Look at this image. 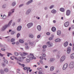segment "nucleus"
<instances>
[{
  "label": "nucleus",
  "mask_w": 74,
  "mask_h": 74,
  "mask_svg": "<svg viewBox=\"0 0 74 74\" xmlns=\"http://www.w3.org/2000/svg\"><path fill=\"white\" fill-rule=\"evenodd\" d=\"M69 67L70 69H73L74 67V62H71L69 65Z\"/></svg>",
  "instance_id": "1"
},
{
  "label": "nucleus",
  "mask_w": 74,
  "mask_h": 74,
  "mask_svg": "<svg viewBox=\"0 0 74 74\" xmlns=\"http://www.w3.org/2000/svg\"><path fill=\"white\" fill-rule=\"evenodd\" d=\"M66 59V56H62L60 60V62L61 63H62L64 60H65V59Z\"/></svg>",
  "instance_id": "2"
},
{
  "label": "nucleus",
  "mask_w": 74,
  "mask_h": 74,
  "mask_svg": "<svg viewBox=\"0 0 74 74\" xmlns=\"http://www.w3.org/2000/svg\"><path fill=\"white\" fill-rule=\"evenodd\" d=\"M33 23H29L27 25L28 28H30V27H32V26H33Z\"/></svg>",
  "instance_id": "3"
},
{
  "label": "nucleus",
  "mask_w": 74,
  "mask_h": 74,
  "mask_svg": "<svg viewBox=\"0 0 74 74\" xmlns=\"http://www.w3.org/2000/svg\"><path fill=\"white\" fill-rule=\"evenodd\" d=\"M31 9H29L27 10L25 12L26 15H28L31 12Z\"/></svg>",
  "instance_id": "4"
},
{
  "label": "nucleus",
  "mask_w": 74,
  "mask_h": 74,
  "mask_svg": "<svg viewBox=\"0 0 74 74\" xmlns=\"http://www.w3.org/2000/svg\"><path fill=\"white\" fill-rule=\"evenodd\" d=\"M47 44L48 45L49 47H51L53 45V44L50 42H47Z\"/></svg>",
  "instance_id": "5"
},
{
  "label": "nucleus",
  "mask_w": 74,
  "mask_h": 74,
  "mask_svg": "<svg viewBox=\"0 0 74 74\" xmlns=\"http://www.w3.org/2000/svg\"><path fill=\"white\" fill-rule=\"evenodd\" d=\"M7 28V27L6 25H5L2 27L1 28V31H4Z\"/></svg>",
  "instance_id": "6"
},
{
  "label": "nucleus",
  "mask_w": 74,
  "mask_h": 74,
  "mask_svg": "<svg viewBox=\"0 0 74 74\" xmlns=\"http://www.w3.org/2000/svg\"><path fill=\"white\" fill-rule=\"evenodd\" d=\"M71 52V47H68L67 49V52L68 54L70 53Z\"/></svg>",
  "instance_id": "7"
},
{
  "label": "nucleus",
  "mask_w": 74,
  "mask_h": 74,
  "mask_svg": "<svg viewBox=\"0 0 74 74\" xmlns=\"http://www.w3.org/2000/svg\"><path fill=\"white\" fill-rule=\"evenodd\" d=\"M67 67H68V64H65L63 67V70H66V69H67Z\"/></svg>",
  "instance_id": "8"
},
{
  "label": "nucleus",
  "mask_w": 74,
  "mask_h": 74,
  "mask_svg": "<svg viewBox=\"0 0 74 74\" xmlns=\"http://www.w3.org/2000/svg\"><path fill=\"white\" fill-rule=\"evenodd\" d=\"M37 29L38 31H41V25H38L37 27Z\"/></svg>",
  "instance_id": "9"
},
{
  "label": "nucleus",
  "mask_w": 74,
  "mask_h": 74,
  "mask_svg": "<svg viewBox=\"0 0 74 74\" xmlns=\"http://www.w3.org/2000/svg\"><path fill=\"white\" fill-rule=\"evenodd\" d=\"M64 26L65 27H68V26H69V22H67L65 23L64 24Z\"/></svg>",
  "instance_id": "10"
},
{
  "label": "nucleus",
  "mask_w": 74,
  "mask_h": 74,
  "mask_svg": "<svg viewBox=\"0 0 74 74\" xmlns=\"http://www.w3.org/2000/svg\"><path fill=\"white\" fill-rule=\"evenodd\" d=\"M21 29H22V26H19L17 27V30L18 31H21Z\"/></svg>",
  "instance_id": "11"
},
{
  "label": "nucleus",
  "mask_w": 74,
  "mask_h": 74,
  "mask_svg": "<svg viewBox=\"0 0 74 74\" xmlns=\"http://www.w3.org/2000/svg\"><path fill=\"white\" fill-rule=\"evenodd\" d=\"M33 2V0H30L28 1L27 3H26V5H29L30 3H32Z\"/></svg>",
  "instance_id": "12"
},
{
  "label": "nucleus",
  "mask_w": 74,
  "mask_h": 74,
  "mask_svg": "<svg viewBox=\"0 0 74 74\" xmlns=\"http://www.w3.org/2000/svg\"><path fill=\"white\" fill-rule=\"evenodd\" d=\"M70 12L71 11L70 10H68L66 11V15L67 16H69L70 15Z\"/></svg>",
  "instance_id": "13"
},
{
  "label": "nucleus",
  "mask_w": 74,
  "mask_h": 74,
  "mask_svg": "<svg viewBox=\"0 0 74 74\" xmlns=\"http://www.w3.org/2000/svg\"><path fill=\"white\" fill-rule=\"evenodd\" d=\"M29 37L30 38H34V35L33 34H29Z\"/></svg>",
  "instance_id": "14"
},
{
  "label": "nucleus",
  "mask_w": 74,
  "mask_h": 74,
  "mask_svg": "<svg viewBox=\"0 0 74 74\" xmlns=\"http://www.w3.org/2000/svg\"><path fill=\"white\" fill-rule=\"evenodd\" d=\"M12 21L11 20L9 22L8 25H6V26H7V27H10V26H11V23H12Z\"/></svg>",
  "instance_id": "15"
},
{
  "label": "nucleus",
  "mask_w": 74,
  "mask_h": 74,
  "mask_svg": "<svg viewBox=\"0 0 74 74\" xmlns=\"http://www.w3.org/2000/svg\"><path fill=\"white\" fill-rule=\"evenodd\" d=\"M28 54L27 53H25V52H23V54H21V56H25L26 55H28Z\"/></svg>",
  "instance_id": "16"
},
{
  "label": "nucleus",
  "mask_w": 74,
  "mask_h": 74,
  "mask_svg": "<svg viewBox=\"0 0 74 74\" xmlns=\"http://www.w3.org/2000/svg\"><path fill=\"white\" fill-rule=\"evenodd\" d=\"M61 40L59 38L56 39L55 40V41L56 42H60Z\"/></svg>",
  "instance_id": "17"
},
{
  "label": "nucleus",
  "mask_w": 74,
  "mask_h": 74,
  "mask_svg": "<svg viewBox=\"0 0 74 74\" xmlns=\"http://www.w3.org/2000/svg\"><path fill=\"white\" fill-rule=\"evenodd\" d=\"M61 34H62L61 31L60 30H58L57 31V34L58 35V36H60V35H61Z\"/></svg>",
  "instance_id": "18"
},
{
  "label": "nucleus",
  "mask_w": 74,
  "mask_h": 74,
  "mask_svg": "<svg viewBox=\"0 0 74 74\" xmlns=\"http://www.w3.org/2000/svg\"><path fill=\"white\" fill-rule=\"evenodd\" d=\"M68 44H69V43H68V42L66 41L64 43V46L65 47H67V46L68 45Z\"/></svg>",
  "instance_id": "19"
},
{
  "label": "nucleus",
  "mask_w": 74,
  "mask_h": 74,
  "mask_svg": "<svg viewBox=\"0 0 74 74\" xmlns=\"http://www.w3.org/2000/svg\"><path fill=\"white\" fill-rule=\"evenodd\" d=\"M12 15V13L11 12L9 11L8 12V14L7 17H9L10 16H11V15Z\"/></svg>",
  "instance_id": "20"
},
{
  "label": "nucleus",
  "mask_w": 74,
  "mask_h": 74,
  "mask_svg": "<svg viewBox=\"0 0 74 74\" xmlns=\"http://www.w3.org/2000/svg\"><path fill=\"white\" fill-rule=\"evenodd\" d=\"M51 30L53 32H56V28L54 27H52L51 28Z\"/></svg>",
  "instance_id": "21"
},
{
  "label": "nucleus",
  "mask_w": 74,
  "mask_h": 74,
  "mask_svg": "<svg viewBox=\"0 0 74 74\" xmlns=\"http://www.w3.org/2000/svg\"><path fill=\"white\" fill-rule=\"evenodd\" d=\"M51 12L53 14H55L56 13V10L53 9L51 11Z\"/></svg>",
  "instance_id": "22"
},
{
  "label": "nucleus",
  "mask_w": 74,
  "mask_h": 74,
  "mask_svg": "<svg viewBox=\"0 0 74 74\" xmlns=\"http://www.w3.org/2000/svg\"><path fill=\"white\" fill-rule=\"evenodd\" d=\"M71 58L73 59H74V53H73L71 55Z\"/></svg>",
  "instance_id": "23"
},
{
  "label": "nucleus",
  "mask_w": 74,
  "mask_h": 74,
  "mask_svg": "<svg viewBox=\"0 0 74 74\" xmlns=\"http://www.w3.org/2000/svg\"><path fill=\"white\" fill-rule=\"evenodd\" d=\"M60 11L61 12H64V9L63 8H60Z\"/></svg>",
  "instance_id": "24"
},
{
  "label": "nucleus",
  "mask_w": 74,
  "mask_h": 74,
  "mask_svg": "<svg viewBox=\"0 0 74 74\" xmlns=\"http://www.w3.org/2000/svg\"><path fill=\"white\" fill-rule=\"evenodd\" d=\"M15 5H16V2H14L12 3V5L13 7H14Z\"/></svg>",
  "instance_id": "25"
},
{
  "label": "nucleus",
  "mask_w": 74,
  "mask_h": 74,
  "mask_svg": "<svg viewBox=\"0 0 74 74\" xmlns=\"http://www.w3.org/2000/svg\"><path fill=\"white\" fill-rule=\"evenodd\" d=\"M54 67L51 66L50 68V71H53L54 70Z\"/></svg>",
  "instance_id": "26"
},
{
  "label": "nucleus",
  "mask_w": 74,
  "mask_h": 74,
  "mask_svg": "<svg viewBox=\"0 0 74 74\" xmlns=\"http://www.w3.org/2000/svg\"><path fill=\"white\" fill-rule=\"evenodd\" d=\"M54 7H55V5H52L50 6V7H49V9H52V8H53Z\"/></svg>",
  "instance_id": "27"
},
{
  "label": "nucleus",
  "mask_w": 74,
  "mask_h": 74,
  "mask_svg": "<svg viewBox=\"0 0 74 74\" xmlns=\"http://www.w3.org/2000/svg\"><path fill=\"white\" fill-rule=\"evenodd\" d=\"M7 17V16L5 15V14H4L3 15V16L2 17V19H4L6 18V17Z\"/></svg>",
  "instance_id": "28"
},
{
  "label": "nucleus",
  "mask_w": 74,
  "mask_h": 74,
  "mask_svg": "<svg viewBox=\"0 0 74 74\" xmlns=\"http://www.w3.org/2000/svg\"><path fill=\"white\" fill-rule=\"evenodd\" d=\"M0 73L1 74H4V71L3 69H1L0 71Z\"/></svg>",
  "instance_id": "29"
},
{
  "label": "nucleus",
  "mask_w": 74,
  "mask_h": 74,
  "mask_svg": "<svg viewBox=\"0 0 74 74\" xmlns=\"http://www.w3.org/2000/svg\"><path fill=\"white\" fill-rule=\"evenodd\" d=\"M54 60H55V59L54 58H51L50 60V62H53Z\"/></svg>",
  "instance_id": "30"
},
{
  "label": "nucleus",
  "mask_w": 74,
  "mask_h": 74,
  "mask_svg": "<svg viewBox=\"0 0 74 74\" xmlns=\"http://www.w3.org/2000/svg\"><path fill=\"white\" fill-rule=\"evenodd\" d=\"M4 71H5V72H8V70L7 68H6L4 69Z\"/></svg>",
  "instance_id": "31"
},
{
  "label": "nucleus",
  "mask_w": 74,
  "mask_h": 74,
  "mask_svg": "<svg viewBox=\"0 0 74 74\" xmlns=\"http://www.w3.org/2000/svg\"><path fill=\"white\" fill-rule=\"evenodd\" d=\"M37 70H39V71H42V69L41 68H37Z\"/></svg>",
  "instance_id": "32"
},
{
  "label": "nucleus",
  "mask_w": 74,
  "mask_h": 74,
  "mask_svg": "<svg viewBox=\"0 0 74 74\" xmlns=\"http://www.w3.org/2000/svg\"><path fill=\"white\" fill-rule=\"evenodd\" d=\"M14 10H15V9H11V10L10 12H11L12 14L13 13V12H15L14 11Z\"/></svg>",
  "instance_id": "33"
},
{
  "label": "nucleus",
  "mask_w": 74,
  "mask_h": 74,
  "mask_svg": "<svg viewBox=\"0 0 74 74\" xmlns=\"http://www.w3.org/2000/svg\"><path fill=\"white\" fill-rule=\"evenodd\" d=\"M14 41L15 39L13 38H12L10 40L11 42H14Z\"/></svg>",
  "instance_id": "34"
},
{
  "label": "nucleus",
  "mask_w": 74,
  "mask_h": 74,
  "mask_svg": "<svg viewBox=\"0 0 74 74\" xmlns=\"http://www.w3.org/2000/svg\"><path fill=\"white\" fill-rule=\"evenodd\" d=\"M24 5V4H21L19 5V8H21V7H22Z\"/></svg>",
  "instance_id": "35"
},
{
  "label": "nucleus",
  "mask_w": 74,
  "mask_h": 74,
  "mask_svg": "<svg viewBox=\"0 0 74 74\" xmlns=\"http://www.w3.org/2000/svg\"><path fill=\"white\" fill-rule=\"evenodd\" d=\"M19 42H20V43H23V42H24L23 40H19Z\"/></svg>",
  "instance_id": "36"
},
{
  "label": "nucleus",
  "mask_w": 74,
  "mask_h": 74,
  "mask_svg": "<svg viewBox=\"0 0 74 74\" xmlns=\"http://www.w3.org/2000/svg\"><path fill=\"white\" fill-rule=\"evenodd\" d=\"M2 7L3 8H5V7H6L5 5H3L2 6Z\"/></svg>",
  "instance_id": "37"
},
{
  "label": "nucleus",
  "mask_w": 74,
  "mask_h": 74,
  "mask_svg": "<svg viewBox=\"0 0 74 74\" xmlns=\"http://www.w3.org/2000/svg\"><path fill=\"white\" fill-rule=\"evenodd\" d=\"M14 55L15 56H18V53L17 52H14Z\"/></svg>",
  "instance_id": "38"
},
{
  "label": "nucleus",
  "mask_w": 74,
  "mask_h": 74,
  "mask_svg": "<svg viewBox=\"0 0 74 74\" xmlns=\"http://www.w3.org/2000/svg\"><path fill=\"white\" fill-rule=\"evenodd\" d=\"M25 48L26 49H29V47H28V46H26L25 47Z\"/></svg>",
  "instance_id": "39"
},
{
  "label": "nucleus",
  "mask_w": 74,
  "mask_h": 74,
  "mask_svg": "<svg viewBox=\"0 0 74 74\" xmlns=\"http://www.w3.org/2000/svg\"><path fill=\"white\" fill-rule=\"evenodd\" d=\"M4 63H5L6 64H8V61L6 60H4Z\"/></svg>",
  "instance_id": "40"
},
{
  "label": "nucleus",
  "mask_w": 74,
  "mask_h": 74,
  "mask_svg": "<svg viewBox=\"0 0 74 74\" xmlns=\"http://www.w3.org/2000/svg\"><path fill=\"white\" fill-rule=\"evenodd\" d=\"M29 45H33V42H29Z\"/></svg>",
  "instance_id": "41"
},
{
  "label": "nucleus",
  "mask_w": 74,
  "mask_h": 74,
  "mask_svg": "<svg viewBox=\"0 0 74 74\" xmlns=\"http://www.w3.org/2000/svg\"><path fill=\"white\" fill-rule=\"evenodd\" d=\"M44 9L45 10H48V7H44Z\"/></svg>",
  "instance_id": "42"
},
{
  "label": "nucleus",
  "mask_w": 74,
  "mask_h": 74,
  "mask_svg": "<svg viewBox=\"0 0 74 74\" xmlns=\"http://www.w3.org/2000/svg\"><path fill=\"white\" fill-rule=\"evenodd\" d=\"M47 47V46L46 45H44L42 47L43 48H44V49L46 48Z\"/></svg>",
  "instance_id": "43"
},
{
  "label": "nucleus",
  "mask_w": 74,
  "mask_h": 74,
  "mask_svg": "<svg viewBox=\"0 0 74 74\" xmlns=\"http://www.w3.org/2000/svg\"><path fill=\"white\" fill-rule=\"evenodd\" d=\"M60 58V55L59 54H57V58L59 59Z\"/></svg>",
  "instance_id": "44"
},
{
  "label": "nucleus",
  "mask_w": 74,
  "mask_h": 74,
  "mask_svg": "<svg viewBox=\"0 0 74 74\" xmlns=\"http://www.w3.org/2000/svg\"><path fill=\"white\" fill-rule=\"evenodd\" d=\"M40 63L42 64H43V61L42 60H40L39 61Z\"/></svg>",
  "instance_id": "45"
},
{
  "label": "nucleus",
  "mask_w": 74,
  "mask_h": 74,
  "mask_svg": "<svg viewBox=\"0 0 74 74\" xmlns=\"http://www.w3.org/2000/svg\"><path fill=\"white\" fill-rule=\"evenodd\" d=\"M42 56L43 57H45L46 56V55L45 54H42Z\"/></svg>",
  "instance_id": "46"
},
{
  "label": "nucleus",
  "mask_w": 74,
  "mask_h": 74,
  "mask_svg": "<svg viewBox=\"0 0 74 74\" xmlns=\"http://www.w3.org/2000/svg\"><path fill=\"white\" fill-rule=\"evenodd\" d=\"M26 61L27 62L29 63V62H30V60H29V59H26Z\"/></svg>",
  "instance_id": "47"
},
{
  "label": "nucleus",
  "mask_w": 74,
  "mask_h": 74,
  "mask_svg": "<svg viewBox=\"0 0 74 74\" xmlns=\"http://www.w3.org/2000/svg\"><path fill=\"white\" fill-rule=\"evenodd\" d=\"M2 66L3 67H5V64L4 63H2Z\"/></svg>",
  "instance_id": "48"
},
{
  "label": "nucleus",
  "mask_w": 74,
  "mask_h": 74,
  "mask_svg": "<svg viewBox=\"0 0 74 74\" xmlns=\"http://www.w3.org/2000/svg\"><path fill=\"white\" fill-rule=\"evenodd\" d=\"M21 19L20 18H19L18 19L17 22H21Z\"/></svg>",
  "instance_id": "49"
},
{
  "label": "nucleus",
  "mask_w": 74,
  "mask_h": 74,
  "mask_svg": "<svg viewBox=\"0 0 74 74\" xmlns=\"http://www.w3.org/2000/svg\"><path fill=\"white\" fill-rule=\"evenodd\" d=\"M11 34H12V35H13V34H15V32H14L13 31H12L11 32Z\"/></svg>",
  "instance_id": "50"
},
{
  "label": "nucleus",
  "mask_w": 74,
  "mask_h": 74,
  "mask_svg": "<svg viewBox=\"0 0 74 74\" xmlns=\"http://www.w3.org/2000/svg\"><path fill=\"white\" fill-rule=\"evenodd\" d=\"M40 37L41 36L40 35H38L37 36V38H40Z\"/></svg>",
  "instance_id": "51"
},
{
  "label": "nucleus",
  "mask_w": 74,
  "mask_h": 74,
  "mask_svg": "<svg viewBox=\"0 0 74 74\" xmlns=\"http://www.w3.org/2000/svg\"><path fill=\"white\" fill-rule=\"evenodd\" d=\"M30 69V67L27 68V71H29Z\"/></svg>",
  "instance_id": "52"
},
{
  "label": "nucleus",
  "mask_w": 74,
  "mask_h": 74,
  "mask_svg": "<svg viewBox=\"0 0 74 74\" xmlns=\"http://www.w3.org/2000/svg\"><path fill=\"white\" fill-rule=\"evenodd\" d=\"M19 36H20V34L19 33L18 34L17 36V38H18Z\"/></svg>",
  "instance_id": "53"
},
{
  "label": "nucleus",
  "mask_w": 74,
  "mask_h": 74,
  "mask_svg": "<svg viewBox=\"0 0 74 74\" xmlns=\"http://www.w3.org/2000/svg\"><path fill=\"white\" fill-rule=\"evenodd\" d=\"M6 53L7 54H8L7 56H8V57H9L10 56V54H9V53L7 52Z\"/></svg>",
  "instance_id": "54"
},
{
  "label": "nucleus",
  "mask_w": 74,
  "mask_h": 74,
  "mask_svg": "<svg viewBox=\"0 0 74 74\" xmlns=\"http://www.w3.org/2000/svg\"><path fill=\"white\" fill-rule=\"evenodd\" d=\"M52 39H53V38L52 37H50L49 38V40H52Z\"/></svg>",
  "instance_id": "55"
},
{
  "label": "nucleus",
  "mask_w": 74,
  "mask_h": 74,
  "mask_svg": "<svg viewBox=\"0 0 74 74\" xmlns=\"http://www.w3.org/2000/svg\"><path fill=\"white\" fill-rule=\"evenodd\" d=\"M51 34L49 32H47V33H46V34L47 35H50V34Z\"/></svg>",
  "instance_id": "56"
},
{
  "label": "nucleus",
  "mask_w": 74,
  "mask_h": 74,
  "mask_svg": "<svg viewBox=\"0 0 74 74\" xmlns=\"http://www.w3.org/2000/svg\"><path fill=\"white\" fill-rule=\"evenodd\" d=\"M1 50L2 51H5V49L3 48H1Z\"/></svg>",
  "instance_id": "57"
},
{
  "label": "nucleus",
  "mask_w": 74,
  "mask_h": 74,
  "mask_svg": "<svg viewBox=\"0 0 74 74\" xmlns=\"http://www.w3.org/2000/svg\"><path fill=\"white\" fill-rule=\"evenodd\" d=\"M38 74H42V72H41L40 71H39L38 72Z\"/></svg>",
  "instance_id": "58"
},
{
  "label": "nucleus",
  "mask_w": 74,
  "mask_h": 74,
  "mask_svg": "<svg viewBox=\"0 0 74 74\" xmlns=\"http://www.w3.org/2000/svg\"><path fill=\"white\" fill-rule=\"evenodd\" d=\"M25 46H28V43H25Z\"/></svg>",
  "instance_id": "59"
},
{
  "label": "nucleus",
  "mask_w": 74,
  "mask_h": 74,
  "mask_svg": "<svg viewBox=\"0 0 74 74\" xmlns=\"http://www.w3.org/2000/svg\"><path fill=\"white\" fill-rule=\"evenodd\" d=\"M17 63H18V64H19V65H20V66H22V64H21L19 62H18V61Z\"/></svg>",
  "instance_id": "60"
},
{
  "label": "nucleus",
  "mask_w": 74,
  "mask_h": 74,
  "mask_svg": "<svg viewBox=\"0 0 74 74\" xmlns=\"http://www.w3.org/2000/svg\"><path fill=\"white\" fill-rule=\"evenodd\" d=\"M23 69L24 70H26L27 69V67H25L23 68Z\"/></svg>",
  "instance_id": "61"
},
{
  "label": "nucleus",
  "mask_w": 74,
  "mask_h": 74,
  "mask_svg": "<svg viewBox=\"0 0 74 74\" xmlns=\"http://www.w3.org/2000/svg\"><path fill=\"white\" fill-rule=\"evenodd\" d=\"M48 15L47 14L45 16L46 18H48Z\"/></svg>",
  "instance_id": "62"
},
{
  "label": "nucleus",
  "mask_w": 74,
  "mask_h": 74,
  "mask_svg": "<svg viewBox=\"0 0 74 74\" xmlns=\"http://www.w3.org/2000/svg\"><path fill=\"white\" fill-rule=\"evenodd\" d=\"M56 51H57V50H53V52H55Z\"/></svg>",
  "instance_id": "63"
},
{
  "label": "nucleus",
  "mask_w": 74,
  "mask_h": 74,
  "mask_svg": "<svg viewBox=\"0 0 74 74\" xmlns=\"http://www.w3.org/2000/svg\"><path fill=\"white\" fill-rule=\"evenodd\" d=\"M72 27L73 29H74V25H73L72 26Z\"/></svg>",
  "instance_id": "64"
}]
</instances>
